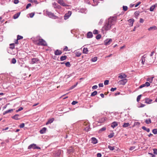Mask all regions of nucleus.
<instances>
[{
	"mask_svg": "<svg viewBox=\"0 0 157 157\" xmlns=\"http://www.w3.org/2000/svg\"><path fill=\"white\" fill-rule=\"evenodd\" d=\"M127 80L126 79H124L120 80L118 82V83L119 85H124L127 82Z\"/></svg>",
	"mask_w": 157,
	"mask_h": 157,
	"instance_id": "423d86ee",
	"label": "nucleus"
},
{
	"mask_svg": "<svg viewBox=\"0 0 157 157\" xmlns=\"http://www.w3.org/2000/svg\"><path fill=\"white\" fill-rule=\"evenodd\" d=\"M101 36L99 34L97 35L96 36V38L97 39H99L101 38Z\"/></svg>",
	"mask_w": 157,
	"mask_h": 157,
	"instance_id": "8fccbe9b",
	"label": "nucleus"
},
{
	"mask_svg": "<svg viewBox=\"0 0 157 157\" xmlns=\"http://www.w3.org/2000/svg\"><path fill=\"white\" fill-rule=\"evenodd\" d=\"M114 136V133H111L108 135V137L109 138H112Z\"/></svg>",
	"mask_w": 157,
	"mask_h": 157,
	"instance_id": "49530a36",
	"label": "nucleus"
},
{
	"mask_svg": "<svg viewBox=\"0 0 157 157\" xmlns=\"http://www.w3.org/2000/svg\"><path fill=\"white\" fill-rule=\"evenodd\" d=\"M23 37L22 36L18 35L17 36V40H19L21 39H22Z\"/></svg>",
	"mask_w": 157,
	"mask_h": 157,
	"instance_id": "c03bdc74",
	"label": "nucleus"
},
{
	"mask_svg": "<svg viewBox=\"0 0 157 157\" xmlns=\"http://www.w3.org/2000/svg\"><path fill=\"white\" fill-rule=\"evenodd\" d=\"M71 11H68V12L66 13L64 16V19L65 20L68 19L71 14Z\"/></svg>",
	"mask_w": 157,
	"mask_h": 157,
	"instance_id": "0eeeda50",
	"label": "nucleus"
},
{
	"mask_svg": "<svg viewBox=\"0 0 157 157\" xmlns=\"http://www.w3.org/2000/svg\"><path fill=\"white\" fill-rule=\"evenodd\" d=\"M144 20L142 18H140V23H142L144 22Z\"/></svg>",
	"mask_w": 157,
	"mask_h": 157,
	"instance_id": "338daca9",
	"label": "nucleus"
},
{
	"mask_svg": "<svg viewBox=\"0 0 157 157\" xmlns=\"http://www.w3.org/2000/svg\"><path fill=\"white\" fill-rule=\"evenodd\" d=\"M97 92L96 91H95L91 93V96H93L96 95L97 94Z\"/></svg>",
	"mask_w": 157,
	"mask_h": 157,
	"instance_id": "473e14b6",
	"label": "nucleus"
},
{
	"mask_svg": "<svg viewBox=\"0 0 157 157\" xmlns=\"http://www.w3.org/2000/svg\"><path fill=\"white\" fill-rule=\"evenodd\" d=\"M157 29V27L155 26H151L148 29V30L149 31H151V30H156Z\"/></svg>",
	"mask_w": 157,
	"mask_h": 157,
	"instance_id": "a211bd4d",
	"label": "nucleus"
},
{
	"mask_svg": "<svg viewBox=\"0 0 157 157\" xmlns=\"http://www.w3.org/2000/svg\"><path fill=\"white\" fill-rule=\"evenodd\" d=\"M88 52V49L87 48H84L83 50V53L84 54H87Z\"/></svg>",
	"mask_w": 157,
	"mask_h": 157,
	"instance_id": "5701e85b",
	"label": "nucleus"
},
{
	"mask_svg": "<svg viewBox=\"0 0 157 157\" xmlns=\"http://www.w3.org/2000/svg\"><path fill=\"white\" fill-rule=\"evenodd\" d=\"M152 101V100L148 98H146L145 99V102L147 104H150Z\"/></svg>",
	"mask_w": 157,
	"mask_h": 157,
	"instance_id": "2eb2a0df",
	"label": "nucleus"
},
{
	"mask_svg": "<svg viewBox=\"0 0 157 157\" xmlns=\"http://www.w3.org/2000/svg\"><path fill=\"white\" fill-rule=\"evenodd\" d=\"M19 116V115H18V114H16L14 116H13L12 117V118L14 119H15V120H18L19 119V118H18V117Z\"/></svg>",
	"mask_w": 157,
	"mask_h": 157,
	"instance_id": "4be33fe9",
	"label": "nucleus"
},
{
	"mask_svg": "<svg viewBox=\"0 0 157 157\" xmlns=\"http://www.w3.org/2000/svg\"><path fill=\"white\" fill-rule=\"evenodd\" d=\"M93 33L94 34H98V30H96V29L94 30L93 31Z\"/></svg>",
	"mask_w": 157,
	"mask_h": 157,
	"instance_id": "5fc2aeb1",
	"label": "nucleus"
},
{
	"mask_svg": "<svg viewBox=\"0 0 157 157\" xmlns=\"http://www.w3.org/2000/svg\"><path fill=\"white\" fill-rule=\"evenodd\" d=\"M92 143L94 144H95L98 143L97 140L94 137L91 138Z\"/></svg>",
	"mask_w": 157,
	"mask_h": 157,
	"instance_id": "4468645a",
	"label": "nucleus"
},
{
	"mask_svg": "<svg viewBox=\"0 0 157 157\" xmlns=\"http://www.w3.org/2000/svg\"><path fill=\"white\" fill-rule=\"evenodd\" d=\"M57 2L59 4L63 6L66 7L68 6L65 3L64 0H57Z\"/></svg>",
	"mask_w": 157,
	"mask_h": 157,
	"instance_id": "39448f33",
	"label": "nucleus"
},
{
	"mask_svg": "<svg viewBox=\"0 0 157 157\" xmlns=\"http://www.w3.org/2000/svg\"><path fill=\"white\" fill-rule=\"evenodd\" d=\"M65 65L67 67H70V66H71V65H70V62H66L65 63Z\"/></svg>",
	"mask_w": 157,
	"mask_h": 157,
	"instance_id": "a19ab883",
	"label": "nucleus"
},
{
	"mask_svg": "<svg viewBox=\"0 0 157 157\" xmlns=\"http://www.w3.org/2000/svg\"><path fill=\"white\" fill-rule=\"evenodd\" d=\"M134 21V19H129L128 20V21L129 22V25L131 26H132Z\"/></svg>",
	"mask_w": 157,
	"mask_h": 157,
	"instance_id": "ddd939ff",
	"label": "nucleus"
},
{
	"mask_svg": "<svg viewBox=\"0 0 157 157\" xmlns=\"http://www.w3.org/2000/svg\"><path fill=\"white\" fill-rule=\"evenodd\" d=\"M155 7V5H153L151 6L150 9V10L151 11H153Z\"/></svg>",
	"mask_w": 157,
	"mask_h": 157,
	"instance_id": "c85d7f7f",
	"label": "nucleus"
},
{
	"mask_svg": "<svg viewBox=\"0 0 157 157\" xmlns=\"http://www.w3.org/2000/svg\"><path fill=\"white\" fill-rule=\"evenodd\" d=\"M145 55H144L141 58V63L143 64H144V62L145 61V57L144 56Z\"/></svg>",
	"mask_w": 157,
	"mask_h": 157,
	"instance_id": "bb28decb",
	"label": "nucleus"
},
{
	"mask_svg": "<svg viewBox=\"0 0 157 157\" xmlns=\"http://www.w3.org/2000/svg\"><path fill=\"white\" fill-rule=\"evenodd\" d=\"M20 14V13H17L15 14L13 16V18L14 19L17 18L19 16Z\"/></svg>",
	"mask_w": 157,
	"mask_h": 157,
	"instance_id": "b1692460",
	"label": "nucleus"
},
{
	"mask_svg": "<svg viewBox=\"0 0 157 157\" xmlns=\"http://www.w3.org/2000/svg\"><path fill=\"white\" fill-rule=\"evenodd\" d=\"M130 125V124L128 123H124L123 125L122 126L123 127L126 128Z\"/></svg>",
	"mask_w": 157,
	"mask_h": 157,
	"instance_id": "cd10ccee",
	"label": "nucleus"
},
{
	"mask_svg": "<svg viewBox=\"0 0 157 157\" xmlns=\"http://www.w3.org/2000/svg\"><path fill=\"white\" fill-rule=\"evenodd\" d=\"M123 10L124 11H126L128 9L127 6H123Z\"/></svg>",
	"mask_w": 157,
	"mask_h": 157,
	"instance_id": "37998d69",
	"label": "nucleus"
},
{
	"mask_svg": "<svg viewBox=\"0 0 157 157\" xmlns=\"http://www.w3.org/2000/svg\"><path fill=\"white\" fill-rule=\"evenodd\" d=\"M145 86H146L145 84H142V85L140 86L139 87V88H141L144 87H145Z\"/></svg>",
	"mask_w": 157,
	"mask_h": 157,
	"instance_id": "13d9d810",
	"label": "nucleus"
},
{
	"mask_svg": "<svg viewBox=\"0 0 157 157\" xmlns=\"http://www.w3.org/2000/svg\"><path fill=\"white\" fill-rule=\"evenodd\" d=\"M47 129L46 128H43L40 131V132L41 134H44L45 132Z\"/></svg>",
	"mask_w": 157,
	"mask_h": 157,
	"instance_id": "6ab92c4d",
	"label": "nucleus"
},
{
	"mask_svg": "<svg viewBox=\"0 0 157 157\" xmlns=\"http://www.w3.org/2000/svg\"><path fill=\"white\" fill-rule=\"evenodd\" d=\"M29 2L31 3L34 2L36 4L38 3L37 1L36 0H28Z\"/></svg>",
	"mask_w": 157,
	"mask_h": 157,
	"instance_id": "f704fd0d",
	"label": "nucleus"
},
{
	"mask_svg": "<svg viewBox=\"0 0 157 157\" xmlns=\"http://www.w3.org/2000/svg\"><path fill=\"white\" fill-rule=\"evenodd\" d=\"M98 88V86L97 85H94L93 86L92 88L93 89H97Z\"/></svg>",
	"mask_w": 157,
	"mask_h": 157,
	"instance_id": "052dcab7",
	"label": "nucleus"
},
{
	"mask_svg": "<svg viewBox=\"0 0 157 157\" xmlns=\"http://www.w3.org/2000/svg\"><path fill=\"white\" fill-rule=\"evenodd\" d=\"M54 118H52V119H50L46 123V124L47 125L49 124H51L54 121Z\"/></svg>",
	"mask_w": 157,
	"mask_h": 157,
	"instance_id": "aec40b11",
	"label": "nucleus"
},
{
	"mask_svg": "<svg viewBox=\"0 0 157 157\" xmlns=\"http://www.w3.org/2000/svg\"><path fill=\"white\" fill-rule=\"evenodd\" d=\"M108 148L111 151H113L114 149V147H111L110 146H109Z\"/></svg>",
	"mask_w": 157,
	"mask_h": 157,
	"instance_id": "79ce46f5",
	"label": "nucleus"
},
{
	"mask_svg": "<svg viewBox=\"0 0 157 157\" xmlns=\"http://www.w3.org/2000/svg\"><path fill=\"white\" fill-rule=\"evenodd\" d=\"M152 132L154 134H157V129H154L152 130Z\"/></svg>",
	"mask_w": 157,
	"mask_h": 157,
	"instance_id": "c9c22d12",
	"label": "nucleus"
},
{
	"mask_svg": "<svg viewBox=\"0 0 157 157\" xmlns=\"http://www.w3.org/2000/svg\"><path fill=\"white\" fill-rule=\"evenodd\" d=\"M127 77L126 75L124 74H119V76H118V78H120V79H124L126 78Z\"/></svg>",
	"mask_w": 157,
	"mask_h": 157,
	"instance_id": "9d476101",
	"label": "nucleus"
},
{
	"mask_svg": "<svg viewBox=\"0 0 157 157\" xmlns=\"http://www.w3.org/2000/svg\"><path fill=\"white\" fill-rule=\"evenodd\" d=\"M109 81L108 80H106L104 81V84L105 85H107L108 84Z\"/></svg>",
	"mask_w": 157,
	"mask_h": 157,
	"instance_id": "09e8293b",
	"label": "nucleus"
},
{
	"mask_svg": "<svg viewBox=\"0 0 157 157\" xmlns=\"http://www.w3.org/2000/svg\"><path fill=\"white\" fill-rule=\"evenodd\" d=\"M135 146H132V147H131L130 148H129V150H134V149H135Z\"/></svg>",
	"mask_w": 157,
	"mask_h": 157,
	"instance_id": "4d7b16f0",
	"label": "nucleus"
},
{
	"mask_svg": "<svg viewBox=\"0 0 157 157\" xmlns=\"http://www.w3.org/2000/svg\"><path fill=\"white\" fill-rule=\"evenodd\" d=\"M145 122L147 124H149L151 123V121L150 119H146Z\"/></svg>",
	"mask_w": 157,
	"mask_h": 157,
	"instance_id": "2f4dec72",
	"label": "nucleus"
},
{
	"mask_svg": "<svg viewBox=\"0 0 157 157\" xmlns=\"http://www.w3.org/2000/svg\"><path fill=\"white\" fill-rule=\"evenodd\" d=\"M106 129V128L105 127H103L101 128L99 131V132H102V131H104Z\"/></svg>",
	"mask_w": 157,
	"mask_h": 157,
	"instance_id": "ea45409f",
	"label": "nucleus"
},
{
	"mask_svg": "<svg viewBox=\"0 0 157 157\" xmlns=\"http://www.w3.org/2000/svg\"><path fill=\"white\" fill-rule=\"evenodd\" d=\"M87 36L88 38H92L93 36V34L91 32H89L87 33Z\"/></svg>",
	"mask_w": 157,
	"mask_h": 157,
	"instance_id": "f3484780",
	"label": "nucleus"
},
{
	"mask_svg": "<svg viewBox=\"0 0 157 157\" xmlns=\"http://www.w3.org/2000/svg\"><path fill=\"white\" fill-rule=\"evenodd\" d=\"M10 48L13 49L14 48V44H10Z\"/></svg>",
	"mask_w": 157,
	"mask_h": 157,
	"instance_id": "72a5a7b5",
	"label": "nucleus"
},
{
	"mask_svg": "<svg viewBox=\"0 0 157 157\" xmlns=\"http://www.w3.org/2000/svg\"><path fill=\"white\" fill-rule=\"evenodd\" d=\"M37 44L39 45L45 46L46 45V43L45 41L42 39H39L38 40V42Z\"/></svg>",
	"mask_w": 157,
	"mask_h": 157,
	"instance_id": "f03ea898",
	"label": "nucleus"
},
{
	"mask_svg": "<svg viewBox=\"0 0 157 157\" xmlns=\"http://www.w3.org/2000/svg\"><path fill=\"white\" fill-rule=\"evenodd\" d=\"M34 13H32L29 14L30 17L31 18L33 17L34 15Z\"/></svg>",
	"mask_w": 157,
	"mask_h": 157,
	"instance_id": "de8ad7c7",
	"label": "nucleus"
},
{
	"mask_svg": "<svg viewBox=\"0 0 157 157\" xmlns=\"http://www.w3.org/2000/svg\"><path fill=\"white\" fill-rule=\"evenodd\" d=\"M39 61V59L37 58H34L32 59L31 63L33 64L34 63H37Z\"/></svg>",
	"mask_w": 157,
	"mask_h": 157,
	"instance_id": "9b49d317",
	"label": "nucleus"
},
{
	"mask_svg": "<svg viewBox=\"0 0 157 157\" xmlns=\"http://www.w3.org/2000/svg\"><path fill=\"white\" fill-rule=\"evenodd\" d=\"M47 14L51 18H52L53 19H56L58 18V17L55 15L53 13H52L50 12H47Z\"/></svg>",
	"mask_w": 157,
	"mask_h": 157,
	"instance_id": "7ed1b4c3",
	"label": "nucleus"
},
{
	"mask_svg": "<svg viewBox=\"0 0 157 157\" xmlns=\"http://www.w3.org/2000/svg\"><path fill=\"white\" fill-rule=\"evenodd\" d=\"M32 148H33V149L36 148L38 149H40V147L36 146V144H31L28 147V149H30Z\"/></svg>",
	"mask_w": 157,
	"mask_h": 157,
	"instance_id": "20e7f679",
	"label": "nucleus"
},
{
	"mask_svg": "<svg viewBox=\"0 0 157 157\" xmlns=\"http://www.w3.org/2000/svg\"><path fill=\"white\" fill-rule=\"evenodd\" d=\"M153 150L154 153L155 154L157 155V149H154Z\"/></svg>",
	"mask_w": 157,
	"mask_h": 157,
	"instance_id": "a18cd8bd",
	"label": "nucleus"
},
{
	"mask_svg": "<svg viewBox=\"0 0 157 157\" xmlns=\"http://www.w3.org/2000/svg\"><path fill=\"white\" fill-rule=\"evenodd\" d=\"M75 54L76 56L77 57H79L81 55V53L80 52L77 51L75 52Z\"/></svg>",
	"mask_w": 157,
	"mask_h": 157,
	"instance_id": "c756f323",
	"label": "nucleus"
},
{
	"mask_svg": "<svg viewBox=\"0 0 157 157\" xmlns=\"http://www.w3.org/2000/svg\"><path fill=\"white\" fill-rule=\"evenodd\" d=\"M52 6L54 8L60 9L61 8V6L55 2L52 3Z\"/></svg>",
	"mask_w": 157,
	"mask_h": 157,
	"instance_id": "1a4fd4ad",
	"label": "nucleus"
},
{
	"mask_svg": "<svg viewBox=\"0 0 157 157\" xmlns=\"http://www.w3.org/2000/svg\"><path fill=\"white\" fill-rule=\"evenodd\" d=\"M25 124L24 123H22L21 124H20V127L21 128H23L24 127Z\"/></svg>",
	"mask_w": 157,
	"mask_h": 157,
	"instance_id": "e2e57ef3",
	"label": "nucleus"
},
{
	"mask_svg": "<svg viewBox=\"0 0 157 157\" xmlns=\"http://www.w3.org/2000/svg\"><path fill=\"white\" fill-rule=\"evenodd\" d=\"M67 58V56H62L61 57L60 59L61 61H63L65 60Z\"/></svg>",
	"mask_w": 157,
	"mask_h": 157,
	"instance_id": "7c9ffc66",
	"label": "nucleus"
},
{
	"mask_svg": "<svg viewBox=\"0 0 157 157\" xmlns=\"http://www.w3.org/2000/svg\"><path fill=\"white\" fill-rule=\"evenodd\" d=\"M97 60V57H94V58H92L91 59V60L92 62H95Z\"/></svg>",
	"mask_w": 157,
	"mask_h": 157,
	"instance_id": "e433bc0d",
	"label": "nucleus"
},
{
	"mask_svg": "<svg viewBox=\"0 0 157 157\" xmlns=\"http://www.w3.org/2000/svg\"><path fill=\"white\" fill-rule=\"evenodd\" d=\"M142 128L143 130L146 131L147 132H149L150 131L149 128H147L145 126H143Z\"/></svg>",
	"mask_w": 157,
	"mask_h": 157,
	"instance_id": "a878e982",
	"label": "nucleus"
},
{
	"mask_svg": "<svg viewBox=\"0 0 157 157\" xmlns=\"http://www.w3.org/2000/svg\"><path fill=\"white\" fill-rule=\"evenodd\" d=\"M98 86L100 87H103V84L102 83H100L99 84Z\"/></svg>",
	"mask_w": 157,
	"mask_h": 157,
	"instance_id": "0e129e2a",
	"label": "nucleus"
},
{
	"mask_svg": "<svg viewBox=\"0 0 157 157\" xmlns=\"http://www.w3.org/2000/svg\"><path fill=\"white\" fill-rule=\"evenodd\" d=\"M23 109V108L22 107H21L20 108H19L18 110H16V112H17L19 111H20L22 110Z\"/></svg>",
	"mask_w": 157,
	"mask_h": 157,
	"instance_id": "603ef678",
	"label": "nucleus"
},
{
	"mask_svg": "<svg viewBox=\"0 0 157 157\" xmlns=\"http://www.w3.org/2000/svg\"><path fill=\"white\" fill-rule=\"evenodd\" d=\"M13 109H9V110H7L6 111H5V112H4L3 113V115H5V114H6V113H9L11 112H12L13 111Z\"/></svg>",
	"mask_w": 157,
	"mask_h": 157,
	"instance_id": "393cba45",
	"label": "nucleus"
},
{
	"mask_svg": "<svg viewBox=\"0 0 157 157\" xmlns=\"http://www.w3.org/2000/svg\"><path fill=\"white\" fill-rule=\"evenodd\" d=\"M154 77H153L151 78H148L146 80L147 81H149L150 83H152L153 81V79L154 78Z\"/></svg>",
	"mask_w": 157,
	"mask_h": 157,
	"instance_id": "412c9836",
	"label": "nucleus"
},
{
	"mask_svg": "<svg viewBox=\"0 0 157 157\" xmlns=\"http://www.w3.org/2000/svg\"><path fill=\"white\" fill-rule=\"evenodd\" d=\"M118 125V124L117 122L116 121H114L111 124V127L114 128L115 127L117 126Z\"/></svg>",
	"mask_w": 157,
	"mask_h": 157,
	"instance_id": "f8f14e48",
	"label": "nucleus"
},
{
	"mask_svg": "<svg viewBox=\"0 0 157 157\" xmlns=\"http://www.w3.org/2000/svg\"><path fill=\"white\" fill-rule=\"evenodd\" d=\"M115 22L114 18L113 17L110 18L105 25L103 27L102 29L107 31L109 30L112 25H113Z\"/></svg>",
	"mask_w": 157,
	"mask_h": 157,
	"instance_id": "f257e3e1",
	"label": "nucleus"
},
{
	"mask_svg": "<svg viewBox=\"0 0 157 157\" xmlns=\"http://www.w3.org/2000/svg\"><path fill=\"white\" fill-rule=\"evenodd\" d=\"M31 6V3H29L26 6V9H28L29 7Z\"/></svg>",
	"mask_w": 157,
	"mask_h": 157,
	"instance_id": "6e6d98bb",
	"label": "nucleus"
},
{
	"mask_svg": "<svg viewBox=\"0 0 157 157\" xmlns=\"http://www.w3.org/2000/svg\"><path fill=\"white\" fill-rule=\"evenodd\" d=\"M16 59L14 58L12 59V61H11L12 63H13V64H15L16 63Z\"/></svg>",
	"mask_w": 157,
	"mask_h": 157,
	"instance_id": "4c0bfd02",
	"label": "nucleus"
},
{
	"mask_svg": "<svg viewBox=\"0 0 157 157\" xmlns=\"http://www.w3.org/2000/svg\"><path fill=\"white\" fill-rule=\"evenodd\" d=\"M78 83H77L75 85H74V86H71L70 88V90H71L73 88H74L77 85Z\"/></svg>",
	"mask_w": 157,
	"mask_h": 157,
	"instance_id": "864d4df0",
	"label": "nucleus"
},
{
	"mask_svg": "<svg viewBox=\"0 0 157 157\" xmlns=\"http://www.w3.org/2000/svg\"><path fill=\"white\" fill-rule=\"evenodd\" d=\"M101 154L100 153H98L97 154V157H101Z\"/></svg>",
	"mask_w": 157,
	"mask_h": 157,
	"instance_id": "774afa93",
	"label": "nucleus"
},
{
	"mask_svg": "<svg viewBox=\"0 0 157 157\" xmlns=\"http://www.w3.org/2000/svg\"><path fill=\"white\" fill-rule=\"evenodd\" d=\"M78 103V102L77 101H73L72 103V105H75L77 103Z\"/></svg>",
	"mask_w": 157,
	"mask_h": 157,
	"instance_id": "680f3d73",
	"label": "nucleus"
},
{
	"mask_svg": "<svg viewBox=\"0 0 157 157\" xmlns=\"http://www.w3.org/2000/svg\"><path fill=\"white\" fill-rule=\"evenodd\" d=\"M112 41L111 39H107L104 41L105 44L106 45H108L110 44Z\"/></svg>",
	"mask_w": 157,
	"mask_h": 157,
	"instance_id": "6e6552de",
	"label": "nucleus"
},
{
	"mask_svg": "<svg viewBox=\"0 0 157 157\" xmlns=\"http://www.w3.org/2000/svg\"><path fill=\"white\" fill-rule=\"evenodd\" d=\"M141 95H140L138 96L137 98V102H139L141 98Z\"/></svg>",
	"mask_w": 157,
	"mask_h": 157,
	"instance_id": "58836bf2",
	"label": "nucleus"
},
{
	"mask_svg": "<svg viewBox=\"0 0 157 157\" xmlns=\"http://www.w3.org/2000/svg\"><path fill=\"white\" fill-rule=\"evenodd\" d=\"M145 84L146 86L147 87H148L150 86V83L148 82H146Z\"/></svg>",
	"mask_w": 157,
	"mask_h": 157,
	"instance_id": "3c124183",
	"label": "nucleus"
},
{
	"mask_svg": "<svg viewBox=\"0 0 157 157\" xmlns=\"http://www.w3.org/2000/svg\"><path fill=\"white\" fill-rule=\"evenodd\" d=\"M116 89H117V88L116 87L114 88H112L111 89V91L113 92V91H114L115 90H116Z\"/></svg>",
	"mask_w": 157,
	"mask_h": 157,
	"instance_id": "bf43d9fd",
	"label": "nucleus"
},
{
	"mask_svg": "<svg viewBox=\"0 0 157 157\" xmlns=\"http://www.w3.org/2000/svg\"><path fill=\"white\" fill-rule=\"evenodd\" d=\"M19 2V1L18 0H14V3L15 4H17Z\"/></svg>",
	"mask_w": 157,
	"mask_h": 157,
	"instance_id": "69168bd1",
	"label": "nucleus"
},
{
	"mask_svg": "<svg viewBox=\"0 0 157 157\" xmlns=\"http://www.w3.org/2000/svg\"><path fill=\"white\" fill-rule=\"evenodd\" d=\"M62 53V52L59 50H56L55 52V54L56 55H59Z\"/></svg>",
	"mask_w": 157,
	"mask_h": 157,
	"instance_id": "dca6fc26",
	"label": "nucleus"
}]
</instances>
